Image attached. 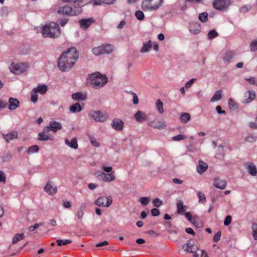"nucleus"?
I'll list each match as a JSON object with an SVG mask.
<instances>
[{
	"mask_svg": "<svg viewBox=\"0 0 257 257\" xmlns=\"http://www.w3.org/2000/svg\"><path fill=\"white\" fill-rule=\"evenodd\" d=\"M78 58L77 50L71 48L63 53L58 60V66L62 72H67L72 69Z\"/></svg>",
	"mask_w": 257,
	"mask_h": 257,
	"instance_id": "obj_1",
	"label": "nucleus"
},
{
	"mask_svg": "<svg viewBox=\"0 0 257 257\" xmlns=\"http://www.w3.org/2000/svg\"><path fill=\"white\" fill-rule=\"evenodd\" d=\"M88 85H91L94 89L102 87L108 81L105 75H102L99 72L89 74L86 79Z\"/></svg>",
	"mask_w": 257,
	"mask_h": 257,
	"instance_id": "obj_2",
	"label": "nucleus"
},
{
	"mask_svg": "<svg viewBox=\"0 0 257 257\" xmlns=\"http://www.w3.org/2000/svg\"><path fill=\"white\" fill-rule=\"evenodd\" d=\"M42 34L44 38L49 37L55 39L60 35V29L58 24L50 22L46 24L42 29Z\"/></svg>",
	"mask_w": 257,
	"mask_h": 257,
	"instance_id": "obj_3",
	"label": "nucleus"
},
{
	"mask_svg": "<svg viewBox=\"0 0 257 257\" xmlns=\"http://www.w3.org/2000/svg\"><path fill=\"white\" fill-rule=\"evenodd\" d=\"M163 2L164 0H144L142 3V8L144 11H155L162 6Z\"/></svg>",
	"mask_w": 257,
	"mask_h": 257,
	"instance_id": "obj_4",
	"label": "nucleus"
},
{
	"mask_svg": "<svg viewBox=\"0 0 257 257\" xmlns=\"http://www.w3.org/2000/svg\"><path fill=\"white\" fill-rule=\"evenodd\" d=\"M82 12V9L80 7H77L74 4V8L68 7V6L60 7L58 11V13L60 15L75 16L80 14Z\"/></svg>",
	"mask_w": 257,
	"mask_h": 257,
	"instance_id": "obj_5",
	"label": "nucleus"
},
{
	"mask_svg": "<svg viewBox=\"0 0 257 257\" xmlns=\"http://www.w3.org/2000/svg\"><path fill=\"white\" fill-rule=\"evenodd\" d=\"M113 46L111 44H103L93 48L92 52L95 55L98 56L104 54H110L113 51Z\"/></svg>",
	"mask_w": 257,
	"mask_h": 257,
	"instance_id": "obj_6",
	"label": "nucleus"
},
{
	"mask_svg": "<svg viewBox=\"0 0 257 257\" xmlns=\"http://www.w3.org/2000/svg\"><path fill=\"white\" fill-rule=\"evenodd\" d=\"M28 64L24 63H12L9 69L10 71L15 74H19L25 72L28 68Z\"/></svg>",
	"mask_w": 257,
	"mask_h": 257,
	"instance_id": "obj_7",
	"label": "nucleus"
},
{
	"mask_svg": "<svg viewBox=\"0 0 257 257\" xmlns=\"http://www.w3.org/2000/svg\"><path fill=\"white\" fill-rule=\"evenodd\" d=\"M89 117L95 122H104L107 119V115L100 110H91L88 113Z\"/></svg>",
	"mask_w": 257,
	"mask_h": 257,
	"instance_id": "obj_8",
	"label": "nucleus"
},
{
	"mask_svg": "<svg viewBox=\"0 0 257 257\" xmlns=\"http://www.w3.org/2000/svg\"><path fill=\"white\" fill-rule=\"evenodd\" d=\"M96 174L97 178H101L104 182H111L115 179L114 172L105 173L103 172H98Z\"/></svg>",
	"mask_w": 257,
	"mask_h": 257,
	"instance_id": "obj_9",
	"label": "nucleus"
},
{
	"mask_svg": "<svg viewBox=\"0 0 257 257\" xmlns=\"http://www.w3.org/2000/svg\"><path fill=\"white\" fill-rule=\"evenodd\" d=\"M62 128V124L55 120L51 121L49 125L44 127V132L52 131L54 133Z\"/></svg>",
	"mask_w": 257,
	"mask_h": 257,
	"instance_id": "obj_10",
	"label": "nucleus"
},
{
	"mask_svg": "<svg viewBox=\"0 0 257 257\" xmlns=\"http://www.w3.org/2000/svg\"><path fill=\"white\" fill-rule=\"evenodd\" d=\"M229 5V0H214L213 2V7L218 10H223Z\"/></svg>",
	"mask_w": 257,
	"mask_h": 257,
	"instance_id": "obj_11",
	"label": "nucleus"
},
{
	"mask_svg": "<svg viewBox=\"0 0 257 257\" xmlns=\"http://www.w3.org/2000/svg\"><path fill=\"white\" fill-rule=\"evenodd\" d=\"M112 202V200L111 198L106 197H100L95 202V204L98 206H103L108 207L110 206Z\"/></svg>",
	"mask_w": 257,
	"mask_h": 257,
	"instance_id": "obj_12",
	"label": "nucleus"
},
{
	"mask_svg": "<svg viewBox=\"0 0 257 257\" xmlns=\"http://www.w3.org/2000/svg\"><path fill=\"white\" fill-rule=\"evenodd\" d=\"M188 29L192 34H197L200 32L201 25L198 22L191 21L189 23Z\"/></svg>",
	"mask_w": 257,
	"mask_h": 257,
	"instance_id": "obj_13",
	"label": "nucleus"
},
{
	"mask_svg": "<svg viewBox=\"0 0 257 257\" xmlns=\"http://www.w3.org/2000/svg\"><path fill=\"white\" fill-rule=\"evenodd\" d=\"M111 126L116 131H121L123 130L124 122L121 119L115 118L111 121Z\"/></svg>",
	"mask_w": 257,
	"mask_h": 257,
	"instance_id": "obj_14",
	"label": "nucleus"
},
{
	"mask_svg": "<svg viewBox=\"0 0 257 257\" xmlns=\"http://www.w3.org/2000/svg\"><path fill=\"white\" fill-rule=\"evenodd\" d=\"M255 98V93L252 90H248L246 91L244 95L242 100L243 103H248Z\"/></svg>",
	"mask_w": 257,
	"mask_h": 257,
	"instance_id": "obj_15",
	"label": "nucleus"
},
{
	"mask_svg": "<svg viewBox=\"0 0 257 257\" xmlns=\"http://www.w3.org/2000/svg\"><path fill=\"white\" fill-rule=\"evenodd\" d=\"M148 125L154 127V128H158L159 130H162L166 127V124L164 120H157L155 119L152 121L150 122Z\"/></svg>",
	"mask_w": 257,
	"mask_h": 257,
	"instance_id": "obj_16",
	"label": "nucleus"
},
{
	"mask_svg": "<svg viewBox=\"0 0 257 257\" xmlns=\"http://www.w3.org/2000/svg\"><path fill=\"white\" fill-rule=\"evenodd\" d=\"M213 185L215 187L223 190L227 185V182L225 180H222L219 178H215L213 180Z\"/></svg>",
	"mask_w": 257,
	"mask_h": 257,
	"instance_id": "obj_17",
	"label": "nucleus"
},
{
	"mask_svg": "<svg viewBox=\"0 0 257 257\" xmlns=\"http://www.w3.org/2000/svg\"><path fill=\"white\" fill-rule=\"evenodd\" d=\"M134 118L139 122H142L148 119L146 113L142 111L138 110L134 115Z\"/></svg>",
	"mask_w": 257,
	"mask_h": 257,
	"instance_id": "obj_18",
	"label": "nucleus"
},
{
	"mask_svg": "<svg viewBox=\"0 0 257 257\" xmlns=\"http://www.w3.org/2000/svg\"><path fill=\"white\" fill-rule=\"evenodd\" d=\"M94 20L93 18H88L86 19H81L79 21V23L80 27L83 29H86L90 25L93 23Z\"/></svg>",
	"mask_w": 257,
	"mask_h": 257,
	"instance_id": "obj_19",
	"label": "nucleus"
},
{
	"mask_svg": "<svg viewBox=\"0 0 257 257\" xmlns=\"http://www.w3.org/2000/svg\"><path fill=\"white\" fill-rule=\"evenodd\" d=\"M2 136L6 140L7 143H10L11 141L17 138L18 134L16 131H12L10 133L3 134Z\"/></svg>",
	"mask_w": 257,
	"mask_h": 257,
	"instance_id": "obj_20",
	"label": "nucleus"
},
{
	"mask_svg": "<svg viewBox=\"0 0 257 257\" xmlns=\"http://www.w3.org/2000/svg\"><path fill=\"white\" fill-rule=\"evenodd\" d=\"M246 168L248 173L252 176H255L257 174V168L253 163H248L246 164Z\"/></svg>",
	"mask_w": 257,
	"mask_h": 257,
	"instance_id": "obj_21",
	"label": "nucleus"
},
{
	"mask_svg": "<svg viewBox=\"0 0 257 257\" xmlns=\"http://www.w3.org/2000/svg\"><path fill=\"white\" fill-rule=\"evenodd\" d=\"M208 168V165L202 160L198 161L197 171L199 174H202Z\"/></svg>",
	"mask_w": 257,
	"mask_h": 257,
	"instance_id": "obj_22",
	"label": "nucleus"
},
{
	"mask_svg": "<svg viewBox=\"0 0 257 257\" xmlns=\"http://www.w3.org/2000/svg\"><path fill=\"white\" fill-rule=\"evenodd\" d=\"M57 187L48 182L44 187V190L49 195H54L57 192Z\"/></svg>",
	"mask_w": 257,
	"mask_h": 257,
	"instance_id": "obj_23",
	"label": "nucleus"
},
{
	"mask_svg": "<svg viewBox=\"0 0 257 257\" xmlns=\"http://www.w3.org/2000/svg\"><path fill=\"white\" fill-rule=\"evenodd\" d=\"M9 102L10 103L9 108L11 110H15L19 106L20 102L17 98L11 97L9 98Z\"/></svg>",
	"mask_w": 257,
	"mask_h": 257,
	"instance_id": "obj_24",
	"label": "nucleus"
},
{
	"mask_svg": "<svg viewBox=\"0 0 257 257\" xmlns=\"http://www.w3.org/2000/svg\"><path fill=\"white\" fill-rule=\"evenodd\" d=\"M153 45L152 41L151 40H149L146 42H144L143 44V46L140 50V52L141 53H145L149 52L152 48Z\"/></svg>",
	"mask_w": 257,
	"mask_h": 257,
	"instance_id": "obj_25",
	"label": "nucleus"
},
{
	"mask_svg": "<svg viewBox=\"0 0 257 257\" xmlns=\"http://www.w3.org/2000/svg\"><path fill=\"white\" fill-rule=\"evenodd\" d=\"M71 96L73 99L76 101L85 100L87 98L86 94L80 92L73 93L72 94Z\"/></svg>",
	"mask_w": 257,
	"mask_h": 257,
	"instance_id": "obj_26",
	"label": "nucleus"
},
{
	"mask_svg": "<svg viewBox=\"0 0 257 257\" xmlns=\"http://www.w3.org/2000/svg\"><path fill=\"white\" fill-rule=\"evenodd\" d=\"M176 206L177 208V213L178 214H183L187 210V207L185 205H184L183 201L181 200H177Z\"/></svg>",
	"mask_w": 257,
	"mask_h": 257,
	"instance_id": "obj_27",
	"label": "nucleus"
},
{
	"mask_svg": "<svg viewBox=\"0 0 257 257\" xmlns=\"http://www.w3.org/2000/svg\"><path fill=\"white\" fill-rule=\"evenodd\" d=\"M234 53L232 51H227L225 52L223 56L222 59L224 63H229L231 60L233 58Z\"/></svg>",
	"mask_w": 257,
	"mask_h": 257,
	"instance_id": "obj_28",
	"label": "nucleus"
},
{
	"mask_svg": "<svg viewBox=\"0 0 257 257\" xmlns=\"http://www.w3.org/2000/svg\"><path fill=\"white\" fill-rule=\"evenodd\" d=\"M65 144L73 149H76L78 148L77 141L76 138H73L71 141L68 139H66L65 140Z\"/></svg>",
	"mask_w": 257,
	"mask_h": 257,
	"instance_id": "obj_29",
	"label": "nucleus"
},
{
	"mask_svg": "<svg viewBox=\"0 0 257 257\" xmlns=\"http://www.w3.org/2000/svg\"><path fill=\"white\" fill-rule=\"evenodd\" d=\"M49 132H44V129L43 131L41 133H39L38 134V140L43 141H46L48 140H52L53 137L51 136H49L47 134Z\"/></svg>",
	"mask_w": 257,
	"mask_h": 257,
	"instance_id": "obj_30",
	"label": "nucleus"
},
{
	"mask_svg": "<svg viewBox=\"0 0 257 257\" xmlns=\"http://www.w3.org/2000/svg\"><path fill=\"white\" fill-rule=\"evenodd\" d=\"M37 93H39L41 94H44L48 90L47 86L45 84H41L38 85L37 87L33 89Z\"/></svg>",
	"mask_w": 257,
	"mask_h": 257,
	"instance_id": "obj_31",
	"label": "nucleus"
},
{
	"mask_svg": "<svg viewBox=\"0 0 257 257\" xmlns=\"http://www.w3.org/2000/svg\"><path fill=\"white\" fill-rule=\"evenodd\" d=\"M86 204L82 203L80 205V206L79 207V208L78 209V211L77 213V216L79 219H80V220L82 219L83 214H84V212L86 210Z\"/></svg>",
	"mask_w": 257,
	"mask_h": 257,
	"instance_id": "obj_32",
	"label": "nucleus"
},
{
	"mask_svg": "<svg viewBox=\"0 0 257 257\" xmlns=\"http://www.w3.org/2000/svg\"><path fill=\"white\" fill-rule=\"evenodd\" d=\"M82 109V107L80 105V103L77 102L73 105H72L69 108L70 112L72 113H76L80 112Z\"/></svg>",
	"mask_w": 257,
	"mask_h": 257,
	"instance_id": "obj_33",
	"label": "nucleus"
},
{
	"mask_svg": "<svg viewBox=\"0 0 257 257\" xmlns=\"http://www.w3.org/2000/svg\"><path fill=\"white\" fill-rule=\"evenodd\" d=\"M116 0H95L93 1V4L94 6H98L102 4L107 5L112 4Z\"/></svg>",
	"mask_w": 257,
	"mask_h": 257,
	"instance_id": "obj_34",
	"label": "nucleus"
},
{
	"mask_svg": "<svg viewBox=\"0 0 257 257\" xmlns=\"http://www.w3.org/2000/svg\"><path fill=\"white\" fill-rule=\"evenodd\" d=\"M190 119L191 116L188 113L183 112L180 115V120L182 123H187Z\"/></svg>",
	"mask_w": 257,
	"mask_h": 257,
	"instance_id": "obj_35",
	"label": "nucleus"
},
{
	"mask_svg": "<svg viewBox=\"0 0 257 257\" xmlns=\"http://www.w3.org/2000/svg\"><path fill=\"white\" fill-rule=\"evenodd\" d=\"M194 244L191 243L190 241H188L183 246V249L187 252H195L192 250V247Z\"/></svg>",
	"mask_w": 257,
	"mask_h": 257,
	"instance_id": "obj_36",
	"label": "nucleus"
},
{
	"mask_svg": "<svg viewBox=\"0 0 257 257\" xmlns=\"http://www.w3.org/2000/svg\"><path fill=\"white\" fill-rule=\"evenodd\" d=\"M25 238V234L23 233H17L13 238L12 242L13 244L17 243L19 241Z\"/></svg>",
	"mask_w": 257,
	"mask_h": 257,
	"instance_id": "obj_37",
	"label": "nucleus"
},
{
	"mask_svg": "<svg viewBox=\"0 0 257 257\" xmlns=\"http://www.w3.org/2000/svg\"><path fill=\"white\" fill-rule=\"evenodd\" d=\"M222 94L221 91L218 90L215 92L213 97L210 99V102H213L219 100L221 98Z\"/></svg>",
	"mask_w": 257,
	"mask_h": 257,
	"instance_id": "obj_38",
	"label": "nucleus"
},
{
	"mask_svg": "<svg viewBox=\"0 0 257 257\" xmlns=\"http://www.w3.org/2000/svg\"><path fill=\"white\" fill-rule=\"evenodd\" d=\"M91 1L92 0H75L74 3L77 7H80L81 8L82 7L90 3Z\"/></svg>",
	"mask_w": 257,
	"mask_h": 257,
	"instance_id": "obj_39",
	"label": "nucleus"
},
{
	"mask_svg": "<svg viewBox=\"0 0 257 257\" xmlns=\"http://www.w3.org/2000/svg\"><path fill=\"white\" fill-rule=\"evenodd\" d=\"M156 107L158 112L162 114L164 112L163 108V103L160 99H157L156 102Z\"/></svg>",
	"mask_w": 257,
	"mask_h": 257,
	"instance_id": "obj_40",
	"label": "nucleus"
},
{
	"mask_svg": "<svg viewBox=\"0 0 257 257\" xmlns=\"http://www.w3.org/2000/svg\"><path fill=\"white\" fill-rule=\"evenodd\" d=\"M39 150V148L37 145H33L30 147L27 151V153L28 154L30 155L33 153L38 152Z\"/></svg>",
	"mask_w": 257,
	"mask_h": 257,
	"instance_id": "obj_41",
	"label": "nucleus"
},
{
	"mask_svg": "<svg viewBox=\"0 0 257 257\" xmlns=\"http://www.w3.org/2000/svg\"><path fill=\"white\" fill-rule=\"evenodd\" d=\"M252 235L255 240H257V223H253L251 225Z\"/></svg>",
	"mask_w": 257,
	"mask_h": 257,
	"instance_id": "obj_42",
	"label": "nucleus"
},
{
	"mask_svg": "<svg viewBox=\"0 0 257 257\" xmlns=\"http://www.w3.org/2000/svg\"><path fill=\"white\" fill-rule=\"evenodd\" d=\"M228 106L231 109H236L238 108V104L234 101L232 98H229L228 100Z\"/></svg>",
	"mask_w": 257,
	"mask_h": 257,
	"instance_id": "obj_43",
	"label": "nucleus"
},
{
	"mask_svg": "<svg viewBox=\"0 0 257 257\" xmlns=\"http://www.w3.org/2000/svg\"><path fill=\"white\" fill-rule=\"evenodd\" d=\"M199 20L202 23H205L208 20V14L206 12L201 13L198 17Z\"/></svg>",
	"mask_w": 257,
	"mask_h": 257,
	"instance_id": "obj_44",
	"label": "nucleus"
},
{
	"mask_svg": "<svg viewBox=\"0 0 257 257\" xmlns=\"http://www.w3.org/2000/svg\"><path fill=\"white\" fill-rule=\"evenodd\" d=\"M58 245L61 246L62 245H65L67 244H70L72 243V241L70 239H65V240H61V239H57L56 241Z\"/></svg>",
	"mask_w": 257,
	"mask_h": 257,
	"instance_id": "obj_45",
	"label": "nucleus"
},
{
	"mask_svg": "<svg viewBox=\"0 0 257 257\" xmlns=\"http://www.w3.org/2000/svg\"><path fill=\"white\" fill-rule=\"evenodd\" d=\"M197 196L199 198V202L203 203L206 202V197L204 194L200 191L197 192Z\"/></svg>",
	"mask_w": 257,
	"mask_h": 257,
	"instance_id": "obj_46",
	"label": "nucleus"
},
{
	"mask_svg": "<svg viewBox=\"0 0 257 257\" xmlns=\"http://www.w3.org/2000/svg\"><path fill=\"white\" fill-rule=\"evenodd\" d=\"M218 35V33L213 29L208 32V38L209 39H212L215 37H217Z\"/></svg>",
	"mask_w": 257,
	"mask_h": 257,
	"instance_id": "obj_47",
	"label": "nucleus"
},
{
	"mask_svg": "<svg viewBox=\"0 0 257 257\" xmlns=\"http://www.w3.org/2000/svg\"><path fill=\"white\" fill-rule=\"evenodd\" d=\"M186 217L187 218L188 220L192 222L194 225H196L197 221L196 219L192 218L191 217V213L189 212H187L185 214Z\"/></svg>",
	"mask_w": 257,
	"mask_h": 257,
	"instance_id": "obj_48",
	"label": "nucleus"
},
{
	"mask_svg": "<svg viewBox=\"0 0 257 257\" xmlns=\"http://www.w3.org/2000/svg\"><path fill=\"white\" fill-rule=\"evenodd\" d=\"M129 94H132L133 95V103L134 104H138L139 103V98H138V97L137 95V94L136 93H135L134 92L132 91H130L129 92H128Z\"/></svg>",
	"mask_w": 257,
	"mask_h": 257,
	"instance_id": "obj_49",
	"label": "nucleus"
},
{
	"mask_svg": "<svg viewBox=\"0 0 257 257\" xmlns=\"http://www.w3.org/2000/svg\"><path fill=\"white\" fill-rule=\"evenodd\" d=\"M250 47L251 51L254 52L257 50V38L251 42Z\"/></svg>",
	"mask_w": 257,
	"mask_h": 257,
	"instance_id": "obj_50",
	"label": "nucleus"
},
{
	"mask_svg": "<svg viewBox=\"0 0 257 257\" xmlns=\"http://www.w3.org/2000/svg\"><path fill=\"white\" fill-rule=\"evenodd\" d=\"M251 7L250 5H245V6H242L239 9V11L240 13H245L247 12H248V11H249L251 9Z\"/></svg>",
	"mask_w": 257,
	"mask_h": 257,
	"instance_id": "obj_51",
	"label": "nucleus"
},
{
	"mask_svg": "<svg viewBox=\"0 0 257 257\" xmlns=\"http://www.w3.org/2000/svg\"><path fill=\"white\" fill-rule=\"evenodd\" d=\"M37 93L33 89L31 93V101L34 103H36L38 100Z\"/></svg>",
	"mask_w": 257,
	"mask_h": 257,
	"instance_id": "obj_52",
	"label": "nucleus"
},
{
	"mask_svg": "<svg viewBox=\"0 0 257 257\" xmlns=\"http://www.w3.org/2000/svg\"><path fill=\"white\" fill-rule=\"evenodd\" d=\"M136 17L139 20H143L145 18L144 13L141 11H137L135 14Z\"/></svg>",
	"mask_w": 257,
	"mask_h": 257,
	"instance_id": "obj_53",
	"label": "nucleus"
},
{
	"mask_svg": "<svg viewBox=\"0 0 257 257\" xmlns=\"http://www.w3.org/2000/svg\"><path fill=\"white\" fill-rule=\"evenodd\" d=\"M186 138V137L185 136H184L183 135H178L174 137H173L172 138V140L174 141H179L185 139Z\"/></svg>",
	"mask_w": 257,
	"mask_h": 257,
	"instance_id": "obj_54",
	"label": "nucleus"
},
{
	"mask_svg": "<svg viewBox=\"0 0 257 257\" xmlns=\"http://www.w3.org/2000/svg\"><path fill=\"white\" fill-rule=\"evenodd\" d=\"M140 201L142 205H146L149 203L150 199L148 197H143L140 199Z\"/></svg>",
	"mask_w": 257,
	"mask_h": 257,
	"instance_id": "obj_55",
	"label": "nucleus"
},
{
	"mask_svg": "<svg viewBox=\"0 0 257 257\" xmlns=\"http://www.w3.org/2000/svg\"><path fill=\"white\" fill-rule=\"evenodd\" d=\"M153 203L154 206L159 207L162 204V201L158 198L153 200Z\"/></svg>",
	"mask_w": 257,
	"mask_h": 257,
	"instance_id": "obj_56",
	"label": "nucleus"
},
{
	"mask_svg": "<svg viewBox=\"0 0 257 257\" xmlns=\"http://www.w3.org/2000/svg\"><path fill=\"white\" fill-rule=\"evenodd\" d=\"M196 79L192 78L189 81L187 82L185 84V88L188 89L191 87L192 84L196 81Z\"/></svg>",
	"mask_w": 257,
	"mask_h": 257,
	"instance_id": "obj_57",
	"label": "nucleus"
},
{
	"mask_svg": "<svg viewBox=\"0 0 257 257\" xmlns=\"http://www.w3.org/2000/svg\"><path fill=\"white\" fill-rule=\"evenodd\" d=\"M232 220V217L230 215H227L224 220V224L225 226H228L231 223Z\"/></svg>",
	"mask_w": 257,
	"mask_h": 257,
	"instance_id": "obj_58",
	"label": "nucleus"
},
{
	"mask_svg": "<svg viewBox=\"0 0 257 257\" xmlns=\"http://www.w3.org/2000/svg\"><path fill=\"white\" fill-rule=\"evenodd\" d=\"M220 237H221V232L219 231L217 232L214 235L213 239V241L215 242H218L220 240Z\"/></svg>",
	"mask_w": 257,
	"mask_h": 257,
	"instance_id": "obj_59",
	"label": "nucleus"
},
{
	"mask_svg": "<svg viewBox=\"0 0 257 257\" xmlns=\"http://www.w3.org/2000/svg\"><path fill=\"white\" fill-rule=\"evenodd\" d=\"M12 158V155L10 153H6L3 157V160L4 162H8Z\"/></svg>",
	"mask_w": 257,
	"mask_h": 257,
	"instance_id": "obj_60",
	"label": "nucleus"
},
{
	"mask_svg": "<svg viewBox=\"0 0 257 257\" xmlns=\"http://www.w3.org/2000/svg\"><path fill=\"white\" fill-rule=\"evenodd\" d=\"M42 224H43L42 223L35 224L34 225L30 226L29 228V229L30 231H33L36 229L38 228L40 226L42 225Z\"/></svg>",
	"mask_w": 257,
	"mask_h": 257,
	"instance_id": "obj_61",
	"label": "nucleus"
},
{
	"mask_svg": "<svg viewBox=\"0 0 257 257\" xmlns=\"http://www.w3.org/2000/svg\"><path fill=\"white\" fill-rule=\"evenodd\" d=\"M102 169L104 172L106 173H110L112 172V168L111 167H106L103 165L102 166Z\"/></svg>",
	"mask_w": 257,
	"mask_h": 257,
	"instance_id": "obj_62",
	"label": "nucleus"
},
{
	"mask_svg": "<svg viewBox=\"0 0 257 257\" xmlns=\"http://www.w3.org/2000/svg\"><path fill=\"white\" fill-rule=\"evenodd\" d=\"M6 181V177L5 173L3 171H0V182L5 183Z\"/></svg>",
	"mask_w": 257,
	"mask_h": 257,
	"instance_id": "obj_63",
	"label": "nucleus"
},
{
	"mask_svg": "<svg viewBox=\"0 0 257 257\" xmlns=\"http://www.w3.org/2000/svg\"><path fill=\"white\" fill-rule=\"evenodd\" d=\"M151 213L153 216H157L160 214V211L157 208H153L151 210Z\"/></svg>",
	"mask_w": 257,
	"mask_h": 257,
	"instance_id": "obj_64",
	"label": "nucleus"
}]
</instances>
